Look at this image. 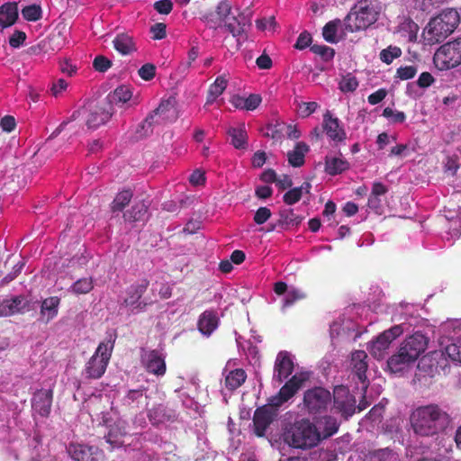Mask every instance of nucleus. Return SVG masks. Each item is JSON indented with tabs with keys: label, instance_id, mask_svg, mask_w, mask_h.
I'll use <instances>...</instances> for the list:
<instances>
[{
	"label": "nucleus",
	"instance_id": "obj_1",
	"mask_svg": "<svg viewBox=\"0 0 461 461\" xmlns=\"http://www.w3.org/2000/svg\"><path fill=\"white\" fill-rule=\"evenodd\" d=\"M409 420L415 436L433 438L443 432L450 425L452 419L439 405L429 403L415 408L411 412Z\"/></svg>",
	"mask_w": 461,
	"mask_h": 461
},
{
	"label": "nucleus",
	"instance_id": "obj_2",
	"mask_svg": "<svg viewBox=\"0 0 461 461\" xmlns=\"http://www.w3.org/2000/svg\"><path fill=\"white\" fill-rule=\"evenodd\" d=\"M460 23V16L456 9L447 8L432 17L423 30L425 44L434 45L443 42L452 34Z\"/></svg>",
	"mask_w": 461,
	"mask_h": 461
},
{
	"label": "nucleus",
	"instance_id": "obj_3",
	"mask_svg": "<svg viewBox=\"0 0 461 461\" xmlns=\"http://www.w3.org/2000/svg\"><path fill=\"white\" fill-rule=\"evenodd\" d=\"M381 12L377 0H359L344 19L345 30L348 32L363 31L374 24Z\"/></svg>",
	"mask_w": 461,
	"mask_h": 461
},
{
	"label": "nucleus",
	"instance_id": "obj_4",
	"mask_svg": "<svg viewBox=\"0 0 461 461\" xmlns=\"http://www.w3.org/2000/svg\"><path fill=\"white\" fill-rule=\"evenodd\" d=\"M284 440L292 447L310 449L321 443V436L315 423L303 418L285 429Z\"/></svg>",
	"mask_w": 461,
	"mask_h": 461
},
{
	"label": "nucleus",
	"instance_id": "obj_5",
	"mask_svg": "<svg viewBox=\"0 0 461 461\" xmlns=\"http://www.w3.org/2000/svg\"><path fill=\"white\" fill-rule=\"evenodd\" d=\"M113 342H101L95 354L85 366L83 375L87 379H99L104 374L112 356Z\"/></svg>",
	"mask_w": 461,
	"mask_h": 461
},
{
	"label": "nucleus",
	"instance_id": "obj_6",
	"mask_svg": "<svg viewBox=\"0 0 461 461\" xmlns=\"http://www.w3.org/2000/svg\"><path fill=\"white\" fill-rule=\"evenodd\" d=\"M330 392L322 386H314L303 393V410L310 415L321 414L327 411L331 404Z\"/></svg>",
	"mask_w": 461,
	"mask_h": 461
},
{
	"label": "nucleus",
	"instance_id": "obj_7",
	"mask_svg": "<svg viewBox=\"0 0 461 461\" xmlns=\"http://www.w3.org/2000/svg\"><path fill=\"white\" fill-rule=\"evenodd\" d=\"M434 63L440 69H450L461 64V39L440 46L434 54Z\"/></svg>",
	"mask_w": 461,
	"mask_h": 461
},
{
	"label": "nucleus",
	"instance_id": "obj_8",
	"mask_svg": "<svg viewBox=\"0 0 461 461\" xmlns=\"http://www.w3.org/2000/svg\"><path fill=\"white\" fill-rule=\"evenodd\" d=\"M333 403L335 409L345 419L351 417L356 411L355 396L349 393V390L344 385H338L333 390Z\"/></svg>",
	"mask_w": 461,
	"mask_h": 461
},
{
	"label": "nucleus",
	"instance_id": "obj_9",
	"mask_svg": "<svg viewBox=\"0 0 461 461\" xmlns=\"http://www.w3.org/2000/svg\"><path fill=\"white\" fill-rule=\"evenodd\" d=\"M403 332L401 325H394L392 328L382 332L374 340L370 347V354L375 358H383L390 344Z\"/></svg>",
	"mask_w": 461,
	"mask_h": 461
},
{
	"label": "nucleus",
	"instance_id": "obj_10",
	"mask_svg": "<svg viewBox=\"0 0 461 461\" xmlns=\"http://www.w3.org/2000/svg\"><path fill=\"white\" fill-rule=\"evenodd\" d=\"M305 378L302 375H293L279 390L278 393L272 396L269 401V405L272 407H280L282 404L290 400L300 388L303 387Z\"/></svg>",
	"mask_w": 461,
	"mask_h": 461
},
{
	"label": "nucleus",
	"instance_id": "obj_11",
	"mask_svg": "<svg viewBox=\"0 0 461 461\" xmlns=\"http://www.w3.org/2000/svg\"><path fill=\"white\" fill-rule=\"evenodd\" d=\"M251 26L250 17L241 13L239 9L232 10L228 14L224 28L238 40L246 33L249 27Z\"/></svg>",
	"mask_w": 461,
	"mask_h": 461
},
{
	"label": "nucleus",
	"instance_id": "obj_12",
	"mask_svg": "<svg viewBox=\"0 0 461 461\" xmlns=\"http://www.w3.org/2000/svg\"><path fill=\"white\" fill-rule=\"evenodd\" d=\"M68 453L75 461H102L104 456L97 447L79 443H70Z\"/></svg>",
	"mask_w": 461,
	"mask_h": 461
},
{
	"label": "nucleus",
	"instance_id": "obj_13",
	"mask_svg": "<svg viewBox=\"0 0 461 461\" xmlns=\"http://www.w3.org/2000/svg\"><path fill=\"white\" fill-rule=\"evenodd\" d=\"M143 351L141 361L146 371L157 376L164 375L167 370L164 356L157 349Z\"/></svg>",
	"mask_w": 461,
	"mask_h": 461
},
{
	"label": "nucleus",
	"instance_id": "obj_14",
	"mask_svg": "<svg viewBox=\"0 0 461 461\" xmlns=\"http://www.w3.org/2000/svg\"><path fill=\"white\" fill-rule=\"evenodd\" d=\"M273 408L274 407L270 406L268 403L267 405L259 407L255 411L253 416V425L254 432L258 437H263L267 429L274 420L276 411Z\"/></svg>",
	"mask_w": 461,
	"mask_h": 461
},
{
	"label": "nucleus",
	"instance_id": "obj_15",
	"mask_svg": "<svg viewBox=\"0 0 461 461\" xmlns=\"http://www.w3.org/2000/svg\"><path fill=\"white\" fill-rule=\"evenodd\" d=\"M230 5L228 1H221L214 11L202 15L201 20L211 29H217L225 24L228 14H230Z\"/></svg>",
	"mask_w": 461,
	"mask_h": 461
},
{
	"label": "nucleus",
	"instance_id": "obj_16",
	"mask_svg": "<svg viewBox=\"0 0 461 461\" xmlns=\"http://www.w3.org/2000/svg\"><path fill=\"white\" fill-rule=\"evenodd\" d=\"M427 348V340L424 335L416 332L405 339L400 348L408 355L412 361H416Z\"/></svg>",
	"mask_w": 461,
	"mask_h": 461
},
{
	"label": "nucleus",
	"instance_id": "obj_17",
	"mask_svg": "<svg viewBox=\"0 0 461 461\" xmlns=\"http://www.w3.org/2000/svg\"><path fill=\"white\" fill-rule=\"evenodd\" d=\"M294 367L290 354L287 351H280L275 361L273 379L282 383L292 375Z\"/></svg>",
	"mask_w": 461,
	"mask_h": 461
},
{
	"label": "nucleus",
	"instance_id": "obj_18",
	"mask_svg": "<svg viewBox=\"0 0 461 461\" xmlns=\"http://www.w3.org/2000/svg\"><path fill=\"white\" fill-rule=\"evenodd\" d=\"M52 400V390H38L33 393L32 399V410L41 417H48L50 413Z\"/></svg>",
	"mask_w": 461,
	"mask_h": 461
},
{
	"label": "nucleus",
	"instance_id": "obj_19",
	"mask_svg": "<svg viewBox=\"0 0 461 461\" xmlns=\"http://www.w3.org/2000/svg\"><path fill=\"white\" fill-rule=\"evenodd\" d=\"M367 354L364 350H356L351 356L352 373L357 376V380L363 384L364 388L367 387Z\"/></svg>",
	"mask_w": 461,
	"mask_h": 461
},
{
	"label": "nucleus",
	"instance_id": "obj_20",
	"mask_svg": "<svg viewBox=\"0 0 461 461\" xmlns=\"http://www.w3.org/2000/svg\"><path fill=\"white\" fill-rule=\"evenodd\" d=\"M111 107L95 105L88 110L86 124L89 129H96L107 122L113 115Z\"/></svg>",
	"mask_w": 461,
	"mask_h": 461
},
{
	"label": "nucleus",
	"instance_id": "obj_21",
	"mask_svg": "<svg viewBox=\"0 0 461 461\" xmlns=\"http://www.w3.org/2000/svg\"><path fill=\"white\" fill-rule=\"evenodd\" d=\"M220 320L217 312L206 310L202 312L197 321V330L206 337H210L218 328Z\"/></svg>",
	"mask_w": 461,
	"mask_h": 461
},
{
	"label": "nucleus",
	"instance_id": "obj_22",
	"mask_svg": "<svg viewBox=\"0 0 461 461\" xmlns=\"http://www.w3.org/2000/svg\"><path fill=\"white\" fill-rule=\"evenodd\" d=\"M323 129L327 136L334 141L341 142L346 140V131L339 125V119L332 117L330 111L323 115Z\"/></svg>",
	"mask_w": 461,
	"mask_h": 461
},
{
	"label": "nucleus",
	"instance_id": "obj_23",
	"mask_svg": "<svg viewBox=\"0 0 461 461\" xmlns=\"http://www.w3.org/2000/svg\"><path fill=\"white\" fill-rule=\"evenodd\" d=\"M113 46L122 56L132 55L138 50L134 38L126 32L118 33L113 40Z\"/></svg>",
	"mask_w": 461,
	"mask_h": 461
},
{
	"label": "nucleus",
	"instance_id": "obj_24",
	"mask_svg": "<svg viewBox=\"0 0 461 461\" xmlns=\"http://www.w3.org/2000/svg\"><path fill=\"white\" fill-rule=\"evenodd\" d=\"M317 431L321 436V442L336 434L339 429L338 420L330 415H325L319 418L315 423Z\"/></svg>",
	"mask_w": 461,
	"mask_h": 461
},
{
	"label": "nucleus",
	"instance_id": "obj_25",
	"mask_svg": "<svg viewBox=\"0 0 461 461\" xmlns=\"http://www.w3.org/2000/svg\"><path fill=\"white\" fill-rule=\"evenodd\" d=\"M149 285V281L146 278L141 279L140 283L131 285L127 291V297L124 299L123 303L126 306H133L138 303L137 307L143 309L146 306V303H143L141 306V303H139V301L147 291Z\"/></svg>",
	"mask_w": 461,
	"mask_h": 461
},
{
	"label": "nucleus",
	"instance_id": "obj_26",
	"mask_svg": "<svg viewBox=\"0 0 461 461\" xmlns=\"http://www.w3.org/2000/svg\"><path fill=\"white\" fill-rule=\"evenodd\" d=\"M174 108L169 102H161L160 104L153 110L140 124L141 130L144 131V135H149L153 131V126L156 125V117L165 118V113H174Z\"/></svg>",
	"mask_w": 461,
	"mask_h": 461
},
{
	"label": "nucleus",
	"instance_id": "obj_27",
	"mask_svg": "<svg viewBox=\"0 0 461 461\" xmlns=\"http://www.w3.org/2000/svg\"><path fill=\"white\" fill-rule=\"evenodd\" d=\"M27 305V300L22 295L4 300L0 303V317H8L16 313H21Z\"/></svg>",
	"mask_w": 461,
	"mask_h": 461
},
{
	"label": "nucleus",
	"instance_id": "obj_28",
	"mask_svg": "<svg viewBox=\"0 0 461 461\" xmlns=\"http://www.w3.org/2000/svg\"><path fill=\"white\" fill-rule=\"evenodd\" d=\"M18 19V7L14 2H8L0 6V27L7 28Z\"/></svg>",
	"mask_w": 461,
	"mask_h": 461
},
{
	"label": "nucleus",
	"instance_id": "obj_29",
	"mask_svg": "<svg viewBox=\"0 0 461 461\" xmlns=\"http://www.w3.org/2000/svg\"><path fill=\"white\" fill-rule=\"evenodd\" d=\"M67 44V37L65 32L57 31L50 33L47 38L43 39V47L48 53L57 52Z\"/></svg>",
	"mask_w": 461,
	"mask_h": 461
},
{
	"label": "nucleus",
	"instance_id": "obj_30",
	"mask_svg": "<svg viewBox=\"0 0 461 461\" xmlns=\"http://www.w3.org/2000/svg\"><path fill=\"white\" fill-rule=\"evenodd\" d=\"M413 362L405 352L399 348L398 352L387 360V366L392 373H399Z\"/></svg>",
	"mask_w": 461,
	"mask_h": 461
},
{
	"label": "nucleus",
	"instance_id": "obj_31",
	"mask_svg": "<svg viewBox=\"0 0 461 461\" xmlns=\"http://www.w3.org/2000/svg\"><path fill=\"white\" fill-rule=\"evenodd\" d=\"M148 203H146L144 201L138 202L133 204L130 210H127L123 213V219L125 221L129 222L144 221L148 214Z\"/></svg>",
	"mask_w": 461,
	"mask_h": 461
},
{
	"label": "nucleus",
	"instance_id": "obj_32",
	"mask_svg": "<svg viewBox=\"0 0 461 461\" xmlns=\"http://www.w3.org/2000/svg\"><path fill=\"white\" fill-rule=\"evenodd\" d=\"M309 151V147L304 142H297L294 149L287 153L289 164L294 167H302L304 164L305 154Z\"/></svg>",
	"mask_w": 461,
	"mask_h": 461
},
{
	"label": "nucleus",
	"instance_id": "obj_33",
	"mask_svg": "<svg viewBox=\"0 0 461 461\" xmlns=\"http://www.w3.org/2000/svg\"><path fill=\"white\" fill-rule=\"evenodd\" d=\"M132 96L131 89L129 86H120L116 87L113 93H111L108 95L109 100V107H111L112 104L115 105H122L128 101L131 100Z\"/></svg>",
	"mask_w": 461,
	"mask_h": 461
},
{
	"label": "nucleus",
	"instance_id": "obj_34",
	"mask_svg": "<svg viewBox=\"0 0 461 461\" xmlns=\"http://www.w3.org/2000/svg\"><path fill=\"white\" fill-rule=\"evenodd\" d=\"M228 135L230 137V142L235 149H247L248 134L244 125H241L238 128H230L228 130Z\"/></svg>",
	"mask_w": 461,
	"mask_h": 461
},
{
	"label": "nucleus",
	"instance_id": "obj_35",
	"mask_svg": "<svg viewBox=\"0 0 461 461\" xmlns=\"http://www.w3.org/2000/svg\"><path fill=\"white\" fill-rule=\"evenodd\" d=\"M247 379V374L242 368H236L229 372L225 377V386L230 391H235L240 387Z\"/></svg>",
	"mask_w": 461,
	"mask_h": 461
},
{
	"label": "nucleus",
	"instance_id": "obj_36",
	"mask_svg": "<svg viewBox=\"0 0 461 461\" xmlns=\"http://www.w3.org/2000/svg\"><path fill=\"white\" fill-rule=\"evenodd\" d=\"M349 167V163L340 158L326 157L325 158V171L330 176H336L346 171Z\"/></svg>",
	"mask_w": 461,
	"mask_h": 461
},
{
	"label": "nucleus",
	"instance_id": "obj_37",
	"mask_svg": "<svg viewBox=\"0 0 461 461\" xmlns=\"http://www.w3.org/2000/svg\"><path fill=\"white\" fill-rule=\"evenodd\" d=\"M60 299L57 296H51L45 299L41 306V315L46 318V322L55 318L58 314V308Z\"/></svg>",
	"mask_w": 461,
	"mask_h": 461
},
{
	"label": "nucleus",
	"instance_id": "obj_38",
	"mask_svg": "<svg viewBox=\"0 0 461 461\" xmlns=\"http://www.w3.org/2000/svg\"><path fill=\"white\" fill-rule=\"evenodd\" d=\"M126 432L118 425L111 426L108 434L105 436L106 442L111 446L110 450L121 447L123 445V437Z\"/></svg>",
	"mask_w": 461,
	"mask_h": 461
},
{
	"label": "nucleus",
	"instance_id": "obj_39",
	"mask_svg": "<svg viewBox=\"0 0 461 461\" xmlns=\"http://www.w3.org/2000/svg\"><path fill=\"white\" fill-rule=\"evenodd\" d=\"M226 87L227 80L224 78V77H217L214 83L209 87L206 104H212L217 99V97H219L224 92Z\"/></svg>",
	"mask_w": 461,
	"mask_h": 461
},
{
	"label": "nucleus",
	"instance_id": "obj_40",
	"mask_svg": "<svg viewBox=\"0 0 461 461\" xmlns=\"http://www.w3.org/2000/svg\"><path fill=\"white\" fill-rule=\"evenodd\" d=\"M9 264L12 265V271L5 276L1 282V285H5L14 280L22 272L23 268L25 266V261L23 259L14 262L12 260V257H8L6 261L5 262V267H7Z\"/></svg>",
	"mask_w": 461,
	"mask_h": 461
},
{
	"label": "nucleus",
	"instance_id": "obj_41",
	"mask_svg": "<svg viewBox=\"0 0 461 461\" xmlns=\"http://www.w3.org/2000/svg\"><path fill=\"white\" fill-rule=\"evenodd\" d=\"M132 192L131 190H122L118 193L111 203V211L113 212H122L123 209L130 203L132 198Z\"/></svg>",
	"mask_w": 461,
	"mask_h": 461
},
{
	"label": "nucleus",
	"instance_id": "obj_42",
	"mask_svg": "<svg viewBox=\"0 0 461 461\" xmlns=\"http://www.w3.org/2000/svg\"><path fill=\"white\" fill-rule=\"evenodd\" d=\"M279 220L277 221V225L278 226H281V227H284V226H297L301 223L302 221V217H300L299 215L295 214L294 212V210L293 209H288V210H283L279 212Z\"/></svg>",
	"mask_w": 461,
	"mask_h": 461
},
{
	"label": "nucleus",
	"instance_id": "obj_43",
	"mask_svg": "<svg viewBox=\"0 0 461 461\" xmlns=\"http://www.w3.org/2000/svg\"><path fill=\"white\" fill-rule=\"evenodd\" d=\"M94 288V282L92 277H84L77 280L71 285V292L77 295L86 294L91 292Z\"/></svg>",
	"mask_w": 461,
	"mask_h": 461
},
{
	"label": "nucleus",
	"instance_id": "obj_44",
	"mask_svg": "<svg viewBox=\"0 0 461 461\" xmlns=\"http://www.w3.org/2000/svg\"><path fill=\"white\" fill-rule=\"evenodd\" d=\"M339 24L340 20L339 19L330 21L325 24L322 31V35L326 41L330 43L337 42V30Z\"/></svg>",
	"mask_w": 461,
	"mask_h": 461
},
{
	"label": "nucleus",
	"instance_id": "obj_45",
	"mask_svg": "<svg viewBox=\"0 0 461 461\" xmlns=\"http://www.w3.org/2000/svg\"><path fill=\"white\" fill-rule=\"evenodd\" d=\"M305 296V294L300 289H290L284 299L283 309L293 306L296 302L304 299Z\"/></svg>",
	"mask_w": 461,
	"mask_h": 461
},
{
	"label": "nucleus",
	"instance_id": "obj_46",
	"mask_svg": "<svg viewBox=\"0 0 461 461\" xmlns=\"http://www.w3.org/2000/svg\"><path fill=\"white\" fill-rule=\"evenodd\" d=\"M445 352L450 359L461 363V339L447 345L445 348Z\"/></svg>",
	"mask_w": 461,
	"mask_h": 461
},
{
	"label": "nucleus",
	"instance_id": "obj_47",
	"mask_svg": "<svg viewBox=\"0 0 461 461\" xmlns=\"http://www.w3.org/2000/svg\"><path fill=\"white\" fill-rule=\"evenodd\" d=\"M22 14L26 21L35 22L41 18V8L37 5H28L22 10Z\"/></svg>",
	"mask_w": 461,
	"mask_h": 461
},
{
	"label": "nucleus",
	"instance_id": "obj_48",
	"mask_svg": "<svg viewBox=\"0 0 461 461\" xmlns=\"http://www.w3.org/2000/svg\"><path fill=\"white\" fill-rule=\"evenodd\" d=\"M148 418L153 425H158L165 420V409L162 405L154 406L148 412Z\"/></svg>",
	"mask_w": 461,
	"mask_h": 461
},
{
	"label": "nucleus",
	"instance_id": "obj_49",
	"mask_svg": "<svg viewBox=\"0 0 461 461\" xmlns=\"http://www.w3.org/2000/svg\"><path fill=\"white\" fill-rule=\"evenodd\" d=\"M311 51L321 56L324 61L332 59L335 55L334 50L326 45L313 44L311 46Z\"/></svg>",
	"mask_w": 461,
	"mask_h": 461
},
{
	"label": "nucleus",
	"instance_id": "obj_50",
	"mask_svg": "<svg viewBox=\"0 0 461 461\" xmlns=\"http://www.w3.org/2000/svg\"><path fill=\"white\" fill-rule=\"evenodd\" d=\"M401 50L398 47H389L380 52V59L383 62L390 64L393 60L401 56Z\"/></svg>",
	"mask_w": 461,
	"mask_h": 461
},
{
	"label": "nucleus",
	"instance_id": "obj_51",
	"mask_svg": "<svg viewBox=\"0 0 461 461\" xmlns=\"http://www.w3.org/2000/svg\"><path fill=\"white\" fill-rule=\"evenodd\" d=\"M199 55V49L196 46H194L190 49L187 54V61L181 63L178 67V70L180 73H186L191 67L192 63L197 59Z\"/></svg>",
	"mask_w": 461,
	"mask_h": 461
},
{
	"label": "nucleus",
	"instance_id": "obj_52",
	"mask_svg": "<svg viewBox=\"0 0 461 461\" xmlns=\"http://www.w3.org/2000/svg\"><path fill=\"white\" fill-rule=\"evenodd\" d=\"M383 116L390 119L393 123L403 122L406 119V115L403 112L393 111L391 107H386L384 109Z\"/></svg>",
	"mask_w": 461,
	"mask_h": 461
},
{
	"label": "nucleus",
	"instance_id": "obj_53",
	"mask_svg": "<svg viewBox=\"0 0 461 461\" xmlns=\"http://www.w3.org/2000/svg\"><path fill=\"white\" fill-rule=\"evenodd\" d=\"M140 77L145 81L153 79L156 76V67L151 63H146L138 70Z\"/></svg>",
	"mask_w": 461,
	"mask_h": 461
},
{
	"label": "nucleus",
	"instance_id": "obj_54",
	"mask_svg": "<svg viewBox=\"0 0 461 461\" xmlns=\"http://www.w3.org/2000/svg\"><path fill=\"white\" fill-rule=\"evenodd\" d=\"M112 67V61L103 55H98L93 61V68L98 72H105Z\"/></svg>",
	"mask_w": 461,
	"mask_h": 461
},
{
	"label": "nucleus",
	"instance_id": "obj_55",
	"mask_svg": "<svg viewBox=\"0 0 461 461\" xmlns=\"http://www.w3.org/2000/svg\"><path fill=\"white\" fill-rule=\"evenodd\" d=\"M358 86V82L355 77H351L350 75L343 77V79L339 83V89L342 92H353Z\"/></svg>",
	"mask_w": 461,
	"mask_h": 461
},
{
	"label": "nucleus",
	"instance_id": "obj_56",
	"mask_svg": "<svg viewBox=\"0 0 461 461\" xmlns=\"http://www.w3.org/2000/svg\"><path fill=\"white\" fill-rule=\"evenodd\" d=\"M417 73V68L415 66H405L400 67L396 70V77L401 80L411 79Z\"/></svg>",
	"mask_w": 461,
	"mask_h": 461
},
{
	"label": "nucleus",
	"instance_id": "obj_57",
	"mask_svg": "<svg viewBox=\"0 0 461 461\" xmlns=\"http://www.w3.org/2000/svg\"><path fill=\"white\" fill-rule=\"evenodd\" d=\"M302 198V194H300V189L297 187L292 188L287 191L284 196L283 201L287 205H293L298 203Z\"/></svg>",
	"mask_w": 461,
	"mask_h": 461
},
{
	"label": "nucleus",
	"instance_id": "obj_58",
	"mask_svg": "<svg viewBox=\"0 0 461 461\" xmlns=\"http://www.w3.org/2000/svg\"><path fill=\"white\" fill-rule=\"evenodd\" d=\"M272 215V212L267 207H259L254 214V221L261 225L265 223Z\"/></svg>",
	"mask_w": 461,
	"mask_h": 461
},
{
	"label": "nucleus",
	"instance_id": "obj_59",
	"mask_svg": "<svg viewBox=\"0 0 461 461\" xmlns=\"http://www.w3.org/2000/svg\"><path fill=\"white\" fill-rule=\"evenodd\" d=\"M154 9L160 14H169L173 9L171 0H158L153 5Z\"/></svg>",
	"mask_w": 461,
	"mask_h": 461
},
{
	"label": "nucleus",
	"instance_id": "obj_60",
	"mask_svg": "<svg viewBox=\"0 0 461 461\" xmlns=\"http://www.w3.org/2000/svg\"><path fill=\"white\" fill-rule=\"evenodd\" d=\"M26 40V33L22 31H14L12 36L9 38V44L12 48H19L22 46Z\"/></svg>",
	"mask_w": 461,
	"mask_h": 461
},
{
	"label": "nucleus",
	"instance_id": "obj_61",
	"mask_svg": "<svg viewBox=\"0 0 461 461\" xmlns=\"http://www.w3.org/2000/svg\"><path fill=\"white\" fill-rule=\"evenodd\" d=\"M262 102V97L258 94H251L245 97V110L253 111L257 109Z\"/></svg>",
	"mask_w": 461,
	"mask_h": 461
},
{
	"label": "nucleus",
	"instance_id": "obj_62",
	"mask_svg": "<svg viewBox=\"0 0 461 461\" xmlns=\"http://www.w3.org/2000/svg\"><path fill=\"white\" fill-rule=\"evenodd\" d=\"M311 43L312 35L307 32H303L297 38L294 48L297 50H304L305 48L309 47Z\"/></svg>",
	"mask_w": 461,
	"mask_h": 461
},
{
	"label": "nucleus",
	"instance_id": "obj_63",
	"mask_svg": "<svg viewBox=\"0 0 461 461\" xmlns=\"http://www.w3.org/2000/svg\"><path fill=\"white\" fill-rule=\"evenodd\" d=\"M166 24L163 23H158L151 26L150 32L153 34V39L162 40L166 37Z\"/></svg>",
	"mask_w": 461,
	"mask_h": 461
},
{
	"label": "nucleus",
	"instance_id": "obj_64",
	"mask_svg": "<svg viewBox=\"0 0 461 461\" xmlns=\"http://www.w3.org/2000/svg\"><path fill=\"white\" fill-rule=\"evenodd\" d=\"M434 82L435 78L429 72H422L417 80V85L420 88H427L430 86Z\"/></svg>",
	"mask_w": 461,
	"mask_h": 461
}]
</instances>
